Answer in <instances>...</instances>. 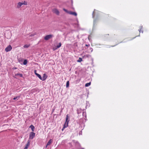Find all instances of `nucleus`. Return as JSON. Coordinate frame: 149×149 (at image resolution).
Wrapping results in <instances>:
<instances>
[{
  "label": "nucleus",
  "mask_w": 149,
  "mask_h": 149,
  "mask_svg": "<svg viewBox=\"0 0 149 149\" xmlns=\"http://www.w3.org/2000/svg\"><path fill=\"white\" fill-rule=\"evenodd\" d=\"M62 112V109L60 111V114H59V116H60L61 115V113Z\"/></svg>",
  "instance_id": "nucleus-36"
},
{
  "label": "nucleus",
  "mask_w": 149,
  "mask_h": 149,
  "mask_svg": "<svg viewBox=\"0 0 149 149\" xmlns=\"http://www.w3.org/2000/svg\"><path fill=\"white\" fill-rule=\"evenodd\" d=\"M23 4H24L25 5H27V3L26 1H24V3H23Z\"/></svg>",
  "instance_id": "nucleus-30"
},
{
  "label": "nucleus",
  "mask_w": 149,
  "mask_h": 149,
  "mask_svg": "<svg viewBox=\"0 0 149 149\" xmlns=\"http://www.w3.org/2000/svg\"><path fill=\"white\" fill-rule=\"evenodd\" d=\"M29 146L25 145V146L24 149H27Z\"/></svg>",
  "instance_id": "nucleus-32"
},
{
  "label": "nucleus",
  "mask_w": 149,
  "mask_h": 149,
  "mask_svg": "<svg viewBox=\"0 0 149 149\" xmlns=\"http://www.w3.org/2000/svg\"><path fill=\"white\" fill-rule=\"evenodd\" d=\"M31 36H33V35H32L31 34Z\"/></svg>",
  "instance_id": "nucleus-46"
},
{
  "label": "nucleus",
  "mask_w": 149,
  "mask_h": 149,
  "mask_svg": "<svg viewBox=\"0 0 149 149\" xmlns=\"http://www.w3.org/2000/svg\"><path fill=\"white\" fill-rule=\"evenodd\" d=\"M95 15H92V17H93V18H94V17H95Z\"/></svg>",
  "instance_id": "nucleus-41"
},
{
  "label": "nucleus",
  "mask_w": 149,
  "mask_h": 149,
  "mask_svg": "<svg viewBox=\"0 0 149 149\" xmlns=\"http://www.w3.org/2000/svg\"><path fill=\"white\" fill-rule=\"evenodd\" d=\"M23 4V3H22L19 2L17 3V8H20Z\"/></svg>",
  "instance_id": "nucleus-10"
},
{
  "label": "nucleus",
  "mask_w": 149,
  "mask_h": 149,
  "mask_svg": "<svg viewBox=\"0 0 149 149\" xmlns=\"http://www.w3.org/2000/svg\"><path fill=\"white\" fill-rule=\"evenodd\" d=\"M82 115L83 116H85L86 118V112H83L82 113Z\"/></svg>",
  "instance_id": "nucleus-22"
},
{
  "label": "nucleus",
  "mask_w": 149,
  "mask_h": 149,
  "mask_svg": "<svg viewBox=\"0 0 149 149\" xmlns=\"http://www.w3.org/2000/svg\"><path fill=\"white\" fill-rule=\"evenodd\" d=\"M30 46V45H24L23 47L24 48H28Z\"/></svg>",
  "instance_id": "nucleus-24"
},
{
  "label": "nucleus",
  "mask_w": 149,
  "mask_h": 149,
  "mask_svg": "<svg viewBox=\"0 0 149 149\" xmlns=\"http://www.w3.org/2000/svg\"><path fill=\"white\" fill-rule=\"evenodd\" d=\"M65 128H63V127L62 129V131H63V130L65 129Z\"/></svg>",
  "instance_id": "nucleus-43"
},
{
  "label": "nucleus",
  "mask_w": 149,
  "mask_h": 149,
  "mask_svg": "<svg viewBox=\"0 0 149 149\" xmlns=\"http://www.w3.org/2000/svg\"><path fill=\"white\" fill-rule=\"evenodd\" d=\"M36 134L33 132H31L29 133V139H33L35 136Z\"/></svg>",
  "instance_id": "nucleus-1"
},
{
  "label": "nucleus",
  "mask_w": 149,
  "mask_h": 149,
  "mask_svg": "<svg viewBox=\"0 0 149 149\" xmlns=\"http://www.w3.org/2000/svg\"><path fill=\"white\" fill-rule=\"evenodd\" d=\"M69 86V81H67L66 82V87L67 88H68Z\"/></svg>",
  "instance_id": "nucleus-20"
},
{
  "label": "nucleus",
  "mask_w": 149,
  "mask_h": 149,
  "mask_svg": "<svg viewBox=\"0 0 149 149\" xmlns=\"http://www.w3.org/2000/svg\"><path fill=\"white\" fill-rule=\"evenodd\" d=\"M87 103L89 104L88 102H87V101L86 102V108L88 106Z\"/></svg>",
  "instance_id": "nucleus-35"
},
{
  "label": "nucleus",
  "mask_w": 149,
  "mask_h": 149,
  "mask_svg": "<svg viewBox=\"0 0 149 149\" xmlns=\"http://www.w3.org/2000/svg\"><path fill=\"white\" fill-rule=\"evenodd\" d=\"M109 34H106V35H104V37H106L107 36V35H108V36H109Z\"/></svg>",
  "instance_id": "nucleus-38"
},
{
  "label": "nucleus",
  "mask_w": 149,
  "mask_h": 149,
  "mask_svg": "<svg viewBox=\"0 0 149 149\" xmlns=\"http://www.w3.org/2000/svg\"><path fill=\"white\" fill-rule=\"evenodd\" d=\"M86 57H88V55H86Z\"/></svg>",
  "instance_id": "nucleus-45"
},
{
  "label": "nucleus",
  "mask_w": 149,
  "mask_h": 149,
  "mask_svg": "<svg viewBox=\"0 0 149 149\" xmlns=\"http://www.w3.org/2000/svg\"><path fill=\"white\" fill-rule=\"evenodd\" d=\"M17 69V68H16V67H15V66H14V67L13 68V70H15V69Z\"/></svg>",
  "instance_id": "nucleus-33"
},
{
  "label": "nucleus",
  "mask_w": 149,
  "mask_h": 149,
  "mask_svg": "<svg viewBox=\"0 0 149 149\" xmlns=\"http://www.w3.org/2000/svg\"><path fill=\"white\" fill-rule=\"evenodd\" d=\"M48 76L46 74L44 73L43 74L42 77V79L41 80L42 81H44L45 80L47 77Z\"/></svg>",
  "instance_id": "nucleus-5"
},
{
  "label": "nucleus",
  "mask_w": 149,
  "mask_h": 149,
  "mask_svg": "<svg viewBox=\"0 0 149 149\" xmlns=\"http://www.w3.org/2000/svg\"><path fill=\"white\" fill-rule=\"evenodd\" d=\"M63 10L64 11H65V12H66V13H68V14L69 13V12L70 11L68 10H67L66 9H65V8H63Z\"/></svg>",
  "instance_id": "nucleus-23"
},
{
  "label": "nucleus",
  "mask_w": 149,
  "mask_h": 149,
  "mask_svg": "<svg viewBox=\"0 0 149 149\" xmlns=\"http://www.w3.org/2000/svg\"><path fill=\"white\" fill-rule=\"evenodd\" d=\"M115 45H114V46H112V47H114L115 46Z\"/></svg>",
  "instance_id": "nucleus-52"
},
{
  "label": "nucleus",
  "mask_w": 149,
  "mask_h": 149,
  "mask_svg": "<svg viewBox=\"0 0 149 149\" xmlns=\"http://www.w3.org/2000/svg\"><path fill=\"white\" fill-rule=\"evenodd\" d=\"M36 76L38 77L41 80V79H42V77L41 76V75L39 74H36Z\"/></svg>",
  "instance_id": "nucleus-17"
},
{
  "label": "nucleus",
  "mask_w": 149,
  "mask_h": 149,
  "mask_svg": "<svg viewBox=\"0 0 149 149\" xmlns=\"http://www.w3.org/2000/svg\"><path fill=\"white\" fill-rule=\"evenodd\" d=\"M68 125H66V124H65V123H64V124L63 125V128H65L68 127Z\"/></svg>",
  "instance_id": "nucleus-26"
},
{
  "label": "nucleus",
  "mask_w": 149,
  "mask_h": 149,
  "mask_svg": "<svg viewBox=\"0 0 149 149\" xmlns=\"http://www.w3.org/2000/svg\"><path fill=\"white\" fill-rule=\"evenodd\" d=\"M68 14L70 15H74V16H77V14L76 12H72L70 11Z\"/></svg>",
  "instance_id": "nucleus-7"
},
{
  "label": "nucleus",
  "mask_w": 149,
  "mask_h": 149,
  "mask_svg": "<svg viewBox=\"0 0 149 149\" xmlns=\"http://www.w3.org/2000/svg\"><path fill=\"white\" fill-rule=\"evenodd\" d=\"M15 76H19L21 77H23V74L20 73H17L16 74H15Z\"/></svg>",
  "instance_id": "nucleus-13"
},
{
  "label": "nucleus",
  "mask_w": 149,
  "mask_h": 149,
  "mask_svg": "<svg viewBox=\"0 0 149 149\" xmlns=\"http://www.w3.org/2000/svg\"><path fill=\"white\" fill-rule=\"evenodd\" d=\"M84 119L86 121V119L84 118Z\"/></svg>",
  "instance_id": "nucleus-51"
},
{
  "label": "nucleus",
  "mask_w": 149,
  "mask_h": 149,
  "mask_svg": "<svg viewBox=\"0 0 149 149\" xmlns=\"http://www.w3.org/2000/svg\"><path fill=\"white\" fill-rule=\"evenodd\" d=\"M81 109H77V113L79 114V113H81Z\"/></svg>",
  "instance_id": "nucleus-25"
},
{
  "label": "nucleus",
  "mask_w": 149,
  "mask_h": 149,
  "mask_svg": "<svg viewBox=\"0 0 149 149\" xmlns=\"http://www.w3.org/2000/svg\"><path fill=\"white\" fill-rule=\"evenodd\" d=\"M84 119L83 118H80L79 120V124H82L83 123Z\"/></svg>",
  "instance_id": "nucleus-12"
},
{
  "label": "nucleus",
  "mask_w": 149,
  "mask_h": 149,
  "mask_svg": "<svg viewBox=\"0 0 149 149\" xmlns=\"http://www.w3.org/2000/svg\"><path fill=\"white\" fill-rule=\"evenodd\" d=\"M91 84V82H89L86 83L85 85V87H88L90 86Z\"/></svg>",
  "instance_id": "nucleus-19"
},
{
  "label": "nucleus",
  "mask_w": 149,
  "mask_h": 149,
  "mask_svg": "<svg viewBox=\"0 0 149 149\" xmlns=\"http://www.w3.org/2000/svg\"><path fill=\"white\" fill-rule=\"evenodd\" d=\"M90 49H91V52H92V51H93L92 48H90Z\"/></svg>",
  "instance_id": "nucleus-42"
},
{
  "label": "nucleus",
  "mask_w": 149,
  "mask_h": 149,
  "mask_svg": "<svg viewBox=\"0 0 149 149\" xmlns=\"http://www.w3.org/2000/svg\"><path fill=\"white\" fill-rule=\"evenodd\" d=\"M56 115V114H54V116H55V115Z\"/></svg>",
  "instance_id": "nucleus-48"
},
{
  "label": "nucleus",
  "mask_w": 149,
  "mask_h": 149,
  "mask_svg": "<svg viewBox=\"0 0 149 149\" xmlns=\"http://www.w3.org/2000/svg\"><path fill=\"white\" fill-rule=\"evenodd\" d=\"M29 128H31L32 131V132H33L35 131V127L34 126L32 125H31L29 127Z\"/></svg>",
  "instance_id": "nucleus-9"
},
{
  "label": "nucleus",
  "mask_w": 149,
  "mask_h": 149,
  "mask_svg": "<svg viewBox=\"0 0 149 149\" xmlns=\"http://www.w3.org/2000/svg\"><path fill=\"white\" fill-rule=\"evenodd\" d=\"M74 45L75 46H77V42L75 43L74 44Z\"/></svg>",
  "instance_id": "nucleus-34"
},
{
  "label": "nucleus",
  "mask_w": 149,
  "mask_h": 149,
  "mask_svg": "<svg viewBox=\"0 0 149 149\" xmlns=\"http://www.w3.org/2000/svg\"><path fill=\"white\" fill-rule=\"evenodd\" d=\"M53 12L54 13L56 14L57 15H59V12L56 8L54 9L53 10Z\"/></svg>",
  "instance_id": "nucleus-8"
},
{
  "label": "nucleus",
  "mask_w": 149,
  "mask_h": 149,
  "mask_svg": "<svg viewBox=\"0 0 149 149\" xmlns=\"http://www.w3.org/2000/svg\"><path fill=\"white\" fill-rule=\"evenodd\" d=\"M85 46H86L88 47L89 46H90V45H89V44H88V45L86 44V45H85Z\"/></svg>",
  "instance_id": "nucleus-39"
},
{
  "label": "nucleus",
  "mask_w": 149,
  "mask_h": 149,
  "mask_svg": "<svg viewBox=\"0 0 149 149\" xmlns=\"http://www.w3.org/2000/svg\"><path fill=\"white\" fill-rule=\"evenodd\" d=\"M19 96H16L15 97L13 98V100H15L16 99H17V98H19Z\"/></svg>",
  "instance_id": "nucleus-27"
},
{
  "label": "nucleus",
  "mask_w": 149,
  "mask_h": 149,
  "mask_svg": "<svg viewBox=\"0 0 149 149\" xmlns=\"http://www.w3.org/2000/svg\"><path fill=\"white\" fill-rule=\"evenodd\" d=\"M31 142V141L29 139V140H28L27 142V143L26 145V146H29L30 145V142Z\"/></svg>",
  "instance_id": "nucleus-18"
},
{
  "label": "nucleus",
  "mask_w": 149,
  "mask_h": 149,
  "mask_svg": "<svg viewBox=\"0 0 149 149\" xmlns=\"http://www.w3.org/2000/svg\"><path fill=\"white\" fill-rule=\"evenodd\" d=\"M48 146V145H47H47H46V146H45V148H47V147Z\"/></svg>",
  "instance_id": "nucleus-44"
},
{
  "label": "nucleus",
  "mask_w": 149,
  "mask_h": 149,
  "mask_svg": "<svg viewBox=\"0 0 149 149\" xmlns=\"http://www.w3.org/2000/svg\"><path fill=\"white\" fill-rule=\"evenodd\" d=\"M55 110V109H52V113L54 112V111Z\"/></svg>",
  "instance_id": "nucleus-37"
},
{
  "label": "nucleus",
  "mask_w": 149,
  "mask_h": 149,
  "mask_svg": "<svg viewBox=\"0 0 149 149\" xmlns=\"http://www.w3.org/2000/svg\"><path fill=\"white\" fill-rule=\"evenodd\" d=\"M81 148V149H84V148Z\"/></svg>",
  "instance_id": "nucleus-47"
},
{
  "label": "nucleus",
  "mask_w": 149,
  "mask_h": 149,
  "mask_svg": "<svg viewBox=\"0 0 149 149\" xmlns=\"http://www.w3.org/2000/svg\"><path fill=\"white\" fill-rule=\"evenodd\" d=\"M12 47L10 45H9L5 49V50L6 52H8L11 50Z\"/></svg>",
  "instance_id": "nucleus-3"
},
{
  "label": "nucleus",
  "mask_w": 149,
  "mask_h": 149,
  "mask_svg": "<svg viewBox=\"0 0 149 149\" xmlns=\"http://www.w3.org/2000/svg\"><path fill=\"white\" fill-rule=\"evenodd\" d=\"M75 145L77 149H79L81 148V145L78 141H77L75 142Z\"/></svg>",
  "instance_id": "nucleus-6"
},
{
  "label": "nucleus",
  "mask_w": 149,
  "mask_h": 149,
  "mask_svg": "<svg viewBox=\"0 0 149 149\" xmlns=\"http://www.w3.org/2000/svg\"><path fill=\"white\" fill-rule=\"evenodd\" d=\"M97 19H94V21H93V23H94V24H95V23L97 21Z\"/></svg>",
  "instance_id": "nucleus-29"
},
{
  "label": "nucleus",
  "mask_w": 149,
  "mask_h": 149,
  "mask_svg": "<svg viewBox=\"0 0 149 149\" xmlns=\"http://www.w3.org/2000/svg\"><path fill=\"white\" fill-rule=\"evenodd\" d=\"M36 72H37V71L36 70H35L34 71L35 74L36 75L37 74H38V73H37Z\"/></svg>",
  "instance_id": "nucleus-31"
},
{
  "label": "nucleus",
  "mask_w": 149,
  "mask_h": 149,
  "mask_svg": "<svg viewBox=\"0 0 149 149\" xmlns=\"http://www.w3.org/2000/svg\"><path fill=\"white\" fill-rule=\"evenodd\" d=\"M52 139H50V140H49L48 142H47V145H50V144H51V143H52Z\"/></svg>",
  "instance_id": "nucleus-14"
},
{
  "label": "nucleus",
  "mask_w": 149,
  "mask_h": 149,
  "mask_svg": "<svg viewBox=\"0 0 149 149\" xmlns=\"http://www.w3.org/2000/svg\"><path fill=\"white\" fill-rule=\"evenodd\" d=\"M95 15V12L94 11H93L92 13V15Z\"/></svg>",
  "instance_id": "nucleus-40"
},
{
  "label": "nucleus",
  "mask_w": 149,
  "mask_h": 149,
  "mask_svg": "<svg viewBox=\"0 0 149 149\" xmlns=\"http://www.w3.org/2000/svg\"><path fill=\"white\" fill-rule=\"evenodd\" d=\"M61 46V42H59L58 44L56 46V48H59Z\"/></svg>",
  "instance_id": "nucleus-15"
},
{
  "label": "nucleus",
  "mask_w": 149,
  "mask_h": 149,
  "mask_svg": "<svg viewBox=\"0 0 149 149\" xmlns=\"http://www.w3.org/2000/svg\"><path fill=\"white\" fill-rule=\"evenodd\" d=\"M140 29L139 30V31L140 33L141 32V29L143 28V26H140Z\"/></svg>",
  "instance_id": "nucleus-28"
},
{
  "label": "nucleus",
  "mask_w": 149,
  "mask_h": 149,
  "mask_svg": "<svg viewBox=\"0 0 149 149\" xmlns=\"http://www.w3.org/2000/svg\"><path fill=\"white\" fill-rule=\"evenodd\" d=\"M54 36L53 35L49 34L46 36L44 38L45 40H47Z\"/></svg>",
  "instance_id": "nucleus-2"
},
{
  "label": "nucleus",
  "mask_w": 149,
  "mask_h": 149,
  "mask_svg": "<svg viewBox=\"0 0 149 149\" xmlns=\"http://www.w3.org/2000/svg\"><path fill=\"white\" fill-rule=\"evenodd\" d=\"M82 61V59L81 58L79 57L78 60L77 61V62H81Z\"/></svg>",
  "instance_id": "nucleus-21"
},
{
  "label": "nucleus",
  "mask_w": 149,
  "mask_h": 149,
  "mask_svg": "<svg viewBox=\"0 0 149 149\" xmlns=\"http://www.w3.org/2000/svg\"><path fill=\"white\" fill-rule=\"evenodd\" d=\"M69 119V116H68V114H67L66 116V117L65 118V124L66 125H68L69 122L70 121V120Z\"/></svg>",
  "instance_id": "nucleus-4"
},
{
  "label": "nucleus",
  "mask_w": 149,
  "mask_h": 149,
  "mask_svg": "<svg viewBox=\"0 0 149 149\" xmlns=\"http://www.w3.org/2000/svg\"><path fill=\"white\" fill-rule=\"evenodd\" d=\"M24 60V59H20L19 58L18 59V61L21 64H22V63L23 62V61Z\"/></svg>",
  "instance_id": "nucleus-16"
},
{
  "label": "nucleus",
  "mask_w": 149,
  "mask_h": 149,
  "mask_svg": "<svg viewBox=\"0 0 149 149\" xmlns=\"http://www.w3.org/2000/svg\"><path fill=\"white\" fill-rule=\"evenodd\" d=\"M72 3H73V1H72Z\"/></svg>",
  "instance_id": "nucleus-50"
},
{
  "label": "nucleus",
  "mask_w": 149,
  "mask_h": 149,
  "mask_svg": "<svg viewBox=\"0 0 149 149\" xmlns=\"http://www.w3.org/2000/svg\"><path fill=\"white\" fill-rule=\"evenodd\" d=\"M23 61L22 64L24 65H26L28 62V60L27 59H25L24 60V59Z\"/></svg>",
  "instance_id": "nucleus-11"
},
{
  "label": "nucleus",
  "mask_w": 149,
  "mask_h": 149,
  "mask_svg": "<svg viewBox=\"0 0 149 149\" xmlns=\"http://www.w3.org/2000/svg\"><path fill=\"white\" fill-rule=\"evenodd\" d=\"M141 32H142V33H143V30L141 31Z\"/></svg>",
  "instance_id": "nucleus-49"
}]
</instances>
